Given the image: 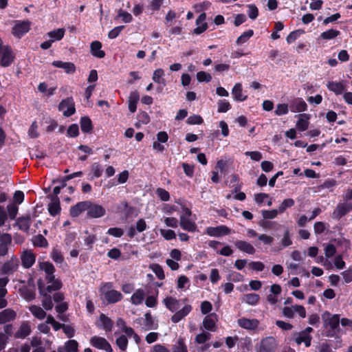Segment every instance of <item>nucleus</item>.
<instances>
[{
	"label": "nucleus",
	"mask_w": 352,
	"mask_h": 352,
	"mask_svg": "<svg viewBox=\"0 0 352 352\" xmlns=\"http://www.w3.org/2000/svg\"><path fill=\"white\" fill-rule=\"evenodd\" d=\"M254 35V31L252 30H248L244 32L236 40V43L238 45H241L245 43L252 36Z\"/></svg>",
	"instance_id": "obj_48"
},
{
	"label": "nucleus",
	"mask_w": 352,
	"mask_h": 352,
	"mask_svg": "<svg viewBox=\"0 0 352 352\" xmlns=\"http://www.w3.org/2000/svg\"><path fill=\"white\" fill-rule=\"evenodd\" d=\"M112 283H102L100 285L99 291L100 293V298L105 301L107 304H114L120 301L123 296L119 291L113 289Z\"/></svg>",
	"instance_id": "obj_2"
},
{
	"label": "nucleus",
	"mask_w": 352,
	"mask_h": 352,
	"mask_svg": "<svg viewBox=\"0 0 352 352\" xmlns=\"http://www.w3.org/2000/svg\"><path fill=\"white\" fill-rule=\"evenodd\" d=\"M242 300L250 305L254 306L259 302L260 296L254 293L247 294L243 296Z\"/></svg>",
	"instance_id": "obj_37"
},
{
	"label": "nucleus",
	"mask_w": 352,
	"mask_h": 352,
	"mask_svg": "<svg viewBox=\"0 0 352 352\" xmlns=\"http://www.w3.org/2000/svg\"><path fill=\"white\" fill-rule=\"evenodd\" d=\"M80 124L83 133H90L93 129L92 122L91 119L87 116L81 118Z\"/></svg>",
	"instance_id": "obj_39"
},
{
	"label": "nucleus",
	"mask_w": 352,
	"mask_h": 352,
	"mask_svg": "<svg viewBox=\"0 0 352 352\" xmlns=\"http://www.w3.org/2000/svg\"><path fill=\"white\" fill-rule=\"evenodd\" d=\"M40 119L35 120L30 125L28 129V135L31 138H36L39 136L38 126L43 123H40Z\"/></svg>",
	"instance_id": "obj_40"
},
{
	"label": "nucleus",
	"mask_w": 352,
	"mask_h": 352,
	"mask_svg": "<svg viewBox=\"0 0 352 352\" xmlns=\"http://www.w3.org/2000/svg\"><path fill=\"white\" fill-rule=\"evenodd\" d=\"M145 298V292L142 289H137L131 297V302L133 305H139L142 303Z\"/></svg>",
	"instance_id": "obj_34"
},
{
	"label": "nucleus",
	"mask_w": 352,
	"mask_h": 352,
	"mask_svg": "<svg viewBox=\"0 0 352 352\" xmlns=\"http://www.w3.org/2000/svg\"><path fill=\"white\" fill-rule=\"evenodd\" d=\"M31 23L28 21H19L12 28V34L17 38H21L30 29Z\"/></svg>",
	"instance_id": "obj_9"
},
{
	"label": "nucleus",
	"mask_w": 352,
	"mask_h": 352,
	"mask_svg": "<svg viewBox=\"0 0 352 352\" xmlns=\"http://www.w3.org/2000/svg\"><path fill=\"white\" fill-rule=\"evenodd\" d=\"M40 123H45L48 124L46 127V131L48 133L54 131L58 126L57 121L50 117L44 116L40 119Z\"/></svg>",
	"instance_id": "obj_36"
},
{
	"label": "nucleus",
	"mask_w": 352,
	"mask_h": 352,
	"mask_svg": "<svg viewBox=\"0 0 352 352\" xmlns=\"http://www.w3.org/2000/svg\"><path fill=\"white\" fill-rule=\"evenodd\" d=\"M324 334L328 337L338 336L340 332V316L338 314L331 315L329 313L324 314Z\"/></svg>",
	"instance_id": "obj_3"
},
{
	"label": "nucleus",
	"mask_w": 352,
	"mask_h": 352,
	"mask_svg": "<svg viewBox=\"0 0 352 352\" xmlns=\"http://www.w3.org/2000/svg\"><path fill=\"white\" fill-rule=\"evenodd\" d=\"M212 335L209 332L203 331L199 334H197L195 338V342L197 344H204V346H201V349L206 350L210 346V344L207 343L211 338Z\"/></svg>",
	"instance_id": "obj_20"
},
{
	"label": "nucleus",
	"mask_w": 352,
	"mask_h": 352,
	"mask_svg": "<svg viewBox=\"0 0 352 352\" xmlns=\"http://www.w3.org/2000/svg\"><path fill=\"white\" fill-rule=\"evenodd\" d=\"M295 340L298 344L304 342L305 346L308 347L311 345V336H307L305 333L301 331L296 334Z\"/></svg>",
	"instance_id": "obj_41"
},
{
	"label": "nucleus",
	"mask_w": 352,
	"mask_h": 352,
	"mask_svg": "<svg viewBox=\"0 0 352 352\" xmlns=\"http://www.w3.org/2000/svg\"><path fill=\"white\" fill-rule=\"evenodd\" d=\"M232 95L234 100L243 102L247 100L248 95L243 91L242 84L237 82L232 89Z\"/></svg>",
	"instance_id": "obj_17"
},
{
	"label": "nucleus",
	"mask_w": 352,
	"mask_h": 352,
	"mask_svg": "<svg viewBox=\"0 0 352 352\" xmlns=\"http://www.w3.org/2000/svg\"><path fill=\"white\" fill-rule=\"evenodd\" d=\"M29 309L32 314V315L39 320L45 318L46 316V314L44 311V310L41 307H38L36 305H32L30 307Z\"/></svg>",
	"instance_id": "obj_46"
},
{
	"label": "nucleus",
	"mask_w": 352,
	"mask_h": 352,
	"mask_svg": "<svg viewBox=\"0 0 352 352\" xmlns=\"http://www.w3.org/2000/svg\"><path fill=\"white\" fill-rule=\"evenodd\" d=\"M16 317V313L10 309H6L0 312V323H6L14 320Z\"/></svg>",
	"instance_id": "obj_35"
},
{
	"label": "nucleus",
	"mask_w": 352,
	"mask_h": 352,
	"mask_svg": "<svg viewBox=\"0 0 352 352\" xmlns=\"http://www.w3.org/2000/svg\"><path fill=\"white\" fill-rule=\"evenodd\" d=\"M102 43L100 41H95L91 43V54L98 58H102L105 56V52L102 50Z\"/></svg>",
	"instance_id": "obj_26"
},
{
	"label": "nucleus",
	"mask_w": 352,
	"mask_h": 352,
	"mask_svg": "<svg viewBox=\"0 0 352 352\" xmlns=\"http://www.w3.org/2000/svg\"><path fill=\"white\" fill-rule=\"evenodd\" d=\"M78 343L75 340L67 341L64 346L58 349V352H74L78 351Z\"/></svg>",
	"instance_id": "obj_33"
},
{
	"label": "nucleus",
	"mask_w": 352,
	"mask_h": 352,
	"mask_svg": "<svg viewBox=\"0 0 352 352\" xmlns=\"http://www.w3.org/2000/svg\"><path fill=\"white\" fill-rule=\"evenodd\" d=\"M254 201L258 205L266 204L268 206L272 205V198L269 194L260 192L254 195Z\"/></svg>",
	"instance_id": "obj_30"
},
{
	"label": "nucleus",
	"mask_w": 352,
	"mask_h": 352,
	"mask_svg": "<svg viewBox=\"0 0 352 352\" xmlns=\"http://www.w3.org/2000/svg\"><path fill=\"white\" fill-rule=\"evenodd\" d=\"M19 261L16 257H12L10 261L0 266V274L10 275L18 268Z\"/></svg>",
	"instance_id": "obj_10"
},
{
	"label": "nucleus",
	"mask_w": 352,
	"mask_h": 352,
	"mask_svg": "<svg viewBox=\"0 0 352 352\" xmlns=\"http://www.w3.org/2000/svg\"><path fill=\"white\" fill-rule=\"evenodd\" d=\"M129 174L128 170L122 171V173L117 175V182L113 183L111 185L108 184V187L110 188L114 185L122 184L126 183L129 179Z\"/></svg>",
	"instance_id": "obj_51"
},
{
	"label": "nucleus",
	"mask_w": 352,
	"mask_h": 352,
	"mask_svg": "<svg viewBox=\"0 0 352 352\" xmlns=\"http://www.w3.org/2000/svg\"><path fill=\"white\" fill-rule=\"evenodd\" d=\"M41 269L46 273V280L48 284L46 287L41 280L38 283V289L41 294H45L46 292H53L60 289L62 283L60 280L55 279L53 275L54 272V265L48 262L40 264Z\"/></svg>",
	"instance_id": "obj_1"
},
{
	"label": "nucleus",
	"mask_w": 352,
	"mask_h": 352,
	"mask_svg": "<svg viewBox=\"0 0 352 352\" xmlns=\"http://www.w3.org/2000/svg\"><path fill=\"white\" fill-rule=\"evenodd\" d=\"M89 204V201H81L76 204L71 208L70 214L73 217H78L82 212L87 210V206Z\"/></svg>",
	"instance_id": "obj_22"
},
{
	"label": "nucleus",
	"mask_w": 352,
	"mask_h": 352,
	"mask_svg": "<svg viewBox=\"0 0 352 352\" xmlns=\"http://www.w3.org/2000/svg\"><path fill=\"white\" fill-rule=\"evenodd\" d=\"M218 316L216 314H208L203 320V327L209 331L214 332L217 330Z\"/></svg>",
	"instance_id": "obj_13"
},
{
	"label": "nucleus",
	"mask_w": 352,
	"mask_h": 352,
	"mask_svg": "<svg viewBox=\"0 0 352 352\" xmlns=\"http://www.w3.org/2000/svg\"><path fill=\"white\" fill-rule=\"evenodd\" d=\"M164 302L166 307L173 312L177 310L179 307V300L173 297H166Z\"/></svg>",
	"instance_id": "obj_38"
},
{
	"label": "nucleus",
	"mask_w": 352,
	"mask_h": 352,
	"mask_svg": "<svg viewBox=\"0 0 352 352\" xmlns=\"http://www.w3.org/2000/svg\"><path fill=\"white\" fill-rule=\"evenodd\" d=\"M33 244L35 246L46 248L48 245L47 239L41 234L36 235L33 239Z\"/></svg>",
	"instance_id": "obj_52"
},
{
	"label": "nucleus",
	"mask_w": 352,
	"mask_h": 352,
	"mask_svg": "<svg viewBox=\"0 0 352 352\" xmlns=\"http://www.w3.org/2000/svg\"><path fill=\"white\" fill-rule=\"evenodd\" d=\"M206 15L205 13H202L199 15L196 21L197 27L194 29L193 33L195 34H200L204 32L208 28V24L205 22Z\"/></svg>",
	"instance_id": "obj_23"
},
{
	"label": "nucleus",
	"mask_w": 352,
	"mask_h": 352,
	"mask_svg": "<svg viewBox=\"0 0 352 352\" xmlns=\"http://www.w3.org/2000/svg\"><path fill=\"white\" fill-rule=\"evenodd\" d=\"M87 216L91 218H99L102 217L105 214L104 208L99 204L92 203L89 201V204L87 206Z\"/></svg>",
	"instance_id": "obj_11"
},
{
	"label": "nucleus",
	"mask_w": 352,
	"mask_h": 352,
	"mask_svg": "<svg viewBox=\"0 0 352 352\" xmlns=\"http://www.w3.org/2000/svg\"><path fill=\"white\" fill-rule=\"evenodd\" d=\"M205 232L210 236L218 237L230 234V230L226 226H219L217 227H208Z\"/></svg>",
	"instance_id": "obj_15"
},
{
	"label": "nucleus",
	"mask_w": 352,
	"mask_h": 352,
	"mask_svg": "<svg viewBox=\"0 0 352 352\" xmlns=\"http://www.w3.org/2000/svg\"><path fill=\"white\" fill-rule=\"evenodd\" d=\"M21 258L23 266L29 268L35 263L36 256L31 250H25L22 253Z\"/></svg>",
	"instance_id": "obj_21"
},
{
	"label": "nucleus",
	"mask_w": 352,
	"mask_h": 352,
	"mask_svg": "<svg viewBox=\"0 0 352 352\" xmlns=\"http://www.w3.org/2000/svg\"><path fill=\"white\" fill-rule=\"evenodd\" d=\"M284 316L288 318L294 317L295 314H298L300 318H304L306 317L305 308L302 305H294L291 307H285L283 309Z\"/></svg>",
	"instance_id": "obj_8"
},
{
	"label": "nucleus",
	"mask_w": 352,
	"mask_h": 352,
	"mask_svg": "<svg viewBox=\"0 0 352 352\" xmlns=\"http://www.w3.org/2000/svg\"><path fill=\"white\" fill-rule=\"evenodd\" d=\"M289 109L291 111L303 112L307 109V104L302 98H295L289 103Z\"/></svg>",
	"instance_id": "obj_14"
},
{
	"label": "nucleus",
	"mask_w": 352,
	"mask_h": 352,
	"mask_svg": "<svg viewBox=\"0 0 352 352\" xmlns=\"http://www.w3.org/2000/svg\"><path fill=\"white\" fill-rule=\"evenodd\" d=\"M150 122V117L146 112L142 111L138 115V122L135 126L139 128L141 124H147Z\"/></svg>",
	"instance_id": "obj_50"
},
{
	"label": "nucleus",
	"mask_w": 352,
	"mask_h": 352,
	"mask_svg": "<svg viewBox=\"0 0 352 352\" xmlns=\"http://www.w3.org/2000/svg\"><path fill=\"white\" fill-rule=\"evenodd\" d=\"M48 211L52 216H56L60 212V201L56 196L51 199V201L48 205Z\"/></svg>",
	"instance_id": "obj_28"
},
{
	"label": "nucleus",
	"mask_w": 352,
	"mask_h": 352,
	"mask_svg": "<svg viewBox=\"0 0 352 352\" xmlns=\"http://www.w3.org/2000/svg\"><path fill=\"white\" fill-rule=\"evenodd\" d=\"M289 108V107L287 104H278L276 106L274 113L276 116H278L285 115L288 113Z\"/></svg>",
	"instance_id": "obj_60"
},
{
	"label": "nucleus",
	"mask_w": 352,
	"mask_h": 352,
	"mask_svg": "<svg viewBox=\"0 0 352 352\" xmlns=\"http://www.w3.org/2000/svg\"><path fill=\"white\" fill-rule=\"evenodd\" d=\"M56 89V87L48 88V86L45 82H41L38 86V91L45 94L48 96L53 95Z\"/></svg>",
	"instance_id": "obj_56"
},
{
	"label": "nucleus",
	"mask_w": 352,
	"mask_h": 352,
	"mask_svg": "<svg viewBox=\"0 0 352 352\" xmlns=\"http://www.w3.org/2000/svg\"><path fill=\"white\" fill-rule=\"evenodd\" d=\"M145 327H146L147 330L156 329L157 328V323H155L153 319V317L151 314L146 313L145 314Z\"/></svg>",
	"instance_id": "obj_58"
},
{
	"label": "nucleus",
	"mask_w": 352,
	"mask_h": 352,
	"mask_svg": "<svg viewBox=\"0 0 352 352\" xmlns=\"http://www.w3.org/2000/svg\"><path fill=\"white\" fill-rule=\"evenodd\" d=\"M173 352H188L184 338L179 337L177 339L175 344L173 346Z\"/></svg>",
	"instance_id": "obj_42"
},
{
	"label": "nucleus",
	"mask_w": 352,
	"mask_h": 352,
	"mask_svg": "<svg viewBox=\"0 0 352 352\" xmlns=\"http://www.w3.org/2000/svg\"><path fill=\"white\" fill-rule=\"evenodd\" d=\"M164 70L162 69H157L153 72L152 79L155 82L164 86L166 85V81L164 78Z\"/></svg>",
	"instance_id": "obj_43"
},
{
	"label": "nucleus",
	"mask_w": 352,
	"mask_h": 352,
	"mask_svg": "<svg viewBox=\"0 0 352 352\" xmlns=\"http://www.w3.org/2000/svg\"><path fill=\"white\" fill-rule=\"evenodd\" d=\"M177 287L178 289H187L190 287V280L184 275L179 276L177 282Z\"/></svg>",
	"instance_id": "obj_47"
},
{
	"label": "nucleus",
	"mask_w": 352,
	"mask_h": 352,
	"mask_svg": "<svg viewBox=\"0 0 352 352\" xmlns=\"http://www.w3.org/2000/svg\"><path fill=\"white\" fill-rule=\"evenodd\" d=\"M277 346L276 340L270 336L263 338L256 346L257 352H274Z\"/></svg>",
	"instance_id": "obj_7"
},
{
	"label": "nucleus",
	"mask_w": 352,
	"mask_h": 352,
	"mask_svg": "<svg viewBox=\"0 0 352 352\" xmlns=\"http://www.w3.org/2000/svg\"><path fill=\"white\" fill-rule=\"evenodd\" d=\"M217 106L219 113H226L231 109L230 103L226 100H219Z\"/></svg>",
	"instance_id": "obj_55"
},
{
	"label": "nucleus",
	"mask_w": 352,
	"mask_h": 352,
	"mask_svg": "<svg viewBox=\"0 0 352 352\" xmlns=\"http://www.w3.org/2000/svg\"><path fill=\"white\" fill-rule=\"evenodd\" d=\"M192 310L190 305H185L182 309L177 311L171 318V320L174 323L179 322L182 318L186 317Z\"/></svg>",
	"instance_id": "obj_25"
},
{
	"label": "nucleus",
	"mask_w": 352,
	"mask_h": 352,
	"mask_svg": "<svg viewBox=\"0 0 352 352\" xmlns=\"http://www.w3.org/2000/svg\"><path fill=\"white\" fill-rule=\"evenodd\" d=\"M91 172L95 177H100L102 173V168L98 163H94L91 166Z\"/></svg>",
	"instance_id": "obj_63"
},
{
	"label": "nucleus",
	"mask_w": 352,
	"mask_h": 352,
	"mask_svg": "<svg viewBox=\"0 0 352 352\" xmlns=\"http://www.w3.org/2000/svg\"><path fill=\"white\" fill-rule=\"evenodd\" d=\"M116 344L120 350L124 351L127 348L128 340L126 336H120L116 340Z\"/></svg>",
	"instance_id": "obj_61"
},
{
	"label": "nucleus",
	"mask_w": 352,
	"mask_h": 352,
	"mask_svg": "<svg viewBox=\"0 0 352 352\" xmlns=\"http://www.w3.org/2000/svg\"><path fill=\"white\" fill-rule=\"evenodd\" d=\"M64 34H65V30L63 28H59V29H57L56 30H54V31H52V32H50L47 33V35L49 36V37L52 38V41H53V42L54 41L61 40L63 38Z\"/></svg>",
	"instance_id": "obj_49"
},
{
	"label": "nucleus",
	"mask_w": 352,
	"mask_h": 352,
	"mask_svg": "<svg viewBox=\"0 0 352 352\" xmlns=\"http://www.w3.org/2000/svg\"><path fill=\"white\" fill-rule=\"evenodd\" d=\"M235 245L239 250L249 254H254L256 252L254 248L246 241H238L236 242Z\"/></svg>",
	"instance_id": "obj_32"
},
{
	"label": "nucleus",
	"mask_w": 352,
	"mask_h": 352,
	"mask_svg": "<svg viewBox=\"0 0 352 352\" xmlns=\"http://www.w3.org/2000/svg\"><path fill=\"white\" fill-rule=\"evenodd\" d=\"M14 56L8 46H3L0 39V64L3 67L9 66L13 61Z\"/></svg>",
	"instance_id": "obj_6"
},
{
	"label": "nucleus",
	"mask_w": 352,
	"mask_h": 352,
	"mask_svg": "<svg viewBox=\"0 0 352 352\" xmlns=\"http://www.w3.org/2000/svg\"><path fill=\"white\" fill-rule=\"evenodd\" d=\"M31 333V327L29 322H23L19 330L15 333V337L17 338H25Z\"/></svg>",
	"instance_id": "obj_29"
},
{
	"label": "nucleus",
	"mask_w": 352,
	"mask_h": 352,
	"mask_svg": "<svg viewBox=\"0 0 352 352\" xmlns=\"http://www.w3.org/2000/svg\"><path fill=\"white\" fill-rule=\"evenodd\" d=\"M347 212V208L344 205H339L333 212V217L340 219Z\"/></svg>",
	"instance_id": "obj_59"
},
{
	"label": "nucleus",
	"mask_w": 352,
	"mask_h": 352,
	"mask_svg": "<svg viewBox=\"0 0 352 352\" xmlns=\"http://www.w3.org/2000/svg\"><path fill=\"white\" fill-rule=\"evenodd\" d=\"M294 200L289 198L283 201L278 207L280 214L283 213L287 208L292 207L294 205Z\"/></svg>",
	"instance_id": "obj_53"
},
{
	"label": "nucleus",
	"mask_w": 352,
	"mask_h": 352,
	"mask_svg": "<svg viewBox=\"0 0 352 352\" xmlns=\"http://www.w3.org/2000/svg\"><path fill=\"white\" fill-rule=\"evenodd\" d=\"M149 268L155 274L156 276L160 280L165 278L164 270L161 265L157 263L151 264Z\"/></svg>",
	"instance_id": "obj_45"
},
{
	"label": "nucleus",
	"mask_w": 352,
	"mask_h": 352,
	"mask_svg": "<svg viewBox=\"0 0 352 352\" xmlns=\"http://www.w3.org/2000/svg\"><path fill=\"white\" fill-rule=\"evenodd\" d=\"M140 100V95L138 91H134L130 93L129 97V109L134 113L137 109V104Z\"/></svg>",
	"instance_id": "obj_31"
},
{
	"label": "nucleus",
	"mask_w": 352,
	"mask_h": 352,
	"mask_svg": "<svg viewBox=\"0 0 352 352\" xmlns=\"http://www.w3.org/2000/svg\"><path fill=\"white\" fill-rule=\"evenodd\" d=\"M240 327L247 330H256L259 325V320L257 319H249L241 318L237 321Z\"/></svg>",
	"instance_id": "obj_16"
},
{
	"label": "nucleus",
	"mask_w": 352,
	"mask_h": 352,
	"mask_svg": "<svg viewBox=\"0 0 352 352\" xmlns=\"http://www.w3.org/2000/svg\"><path fill=\"white\" fill-rule=\"evenodd\" d=\"M55 67L62 68L67 74H74L76 72V66L70 62H63L61 60H55L52 63Z\"/></svg>",
	"instance_id": "obj_24"
},
{
	"label": "nucleus",
	"mask_w": 352,
	"mask_h": 352,
	"mask_svg": "<svg viewBox=\"0 0 352 352\" xmlns=\"http://www.w3.org/2000/svg\"><path fill=\"white\" fill-rule=\"evenodd\" d=\"M58 110L65 117H70L76 113L75 103L72 97L63 99L58 104Z\"/></svg>",
	"instance_id": "obj_5"
},
{
	"label": "nucleus",
	"mask_w": 352,
	"mask_h": 352,
	"mask_svg": "<svg viewBox=\"0 0 352 352\" xmlns=\"http://www.w3.org/2000/svg\"><path fill=\"white\" fill-rule=\"evenodd\" d=\"M160 232L166 240L170 241L176 238V234L172 230L160 229Z\"/></svg>",
	"instance_id": "obj_62"
},
{
	"label": "nucleus",
	"mask_w": 352,
	"mask_h": 352,
	"mask_svg": "<svg viewBox=\"0 0 352 352\" xmlns=\"http://www.w3.org/2000/svg\"><path fill=\"white\" fill-rule=\"evenodd\" d=\"M52 292H46L45 294H41L44 298L42 300L43 306L46 310H50L53 307V303L51 299V296L48 295Z\"/></svg>",
	"instance_id": "obj_57"
},
{
	"label": "nucleus",
	"mask_w": 352,
	"mask_h": 352,
	"mask_svg": "<svg viewBox=\"0 0 352 352\" xmlns=\"http://www.w3.org/2000/svg\"><path fill=\"white\" fill-rule=\"evenodd\" d=\"M327 88L336 95L342 94L345 90V85L342 82L329 81L327 85Z\"/></svg>",
	"instance_id": "obj_27"
},
{
	"label": "nucleus",
	"mask_w": 352,
	"mask_h": 352,
	"mask_svg": "<svg viewBox=\"0 0 352 352\" xmlns=\"http://www.w3.org/2000/svg\"><path fill=\"white\" fill-rule=\"evenodd\" d=\"M340 34V32L339 30L335 29H330L322 32L320 34V38L323 40H331L336 38Z\"/></svg>",
	"instance_id": "obj_44"
},
{
	"label": "nucleus",
	"mask_w": 352,
	"mask_h": 352,
	"mask_svg": "<svg viewBox=\"0 0 352 352\" xmlns=\"http://www.w3.org/2000/svg\"><path fill=\"white\" fill-rule=\"evenodd\" d=\"M262 217L265 219H273L277 217L278 214H280L279 210L276 209L274 210H264L261 211Z\"/></svg>",
	"instance_id": "obj_54"
},
{
	"label": "nucleus",
	"mask_w": 352,
	"mask_h": 352,
	"mask_svg": "<svg viewBox=\"0 0 352 352\" xmlns=\"http://www.w3.org/2000/svg\"><path fill=\"white\" fill-rule=\"evenodd\" d=\"M191 210L186 207L182 208V214L180 215L179 224L184 230L195 232L197 230V225L195 219L191 218Z\"/></svg>",
	"instance_id": "obj_4"
},
{
	"label": "nucleus",
	"mask_w": 352,
	"mask_h": 352,
	"mask_svg": "<svg viewBox=\"0 0 352 352\" xmlns=\"http://www.w3.org/2000/svg\"><path fill=\"white\" fill-rule=\"evenodd\" d=\"M298 120L296 122V129L299 131H306L309 125V120L311 118V115L308 113H301L297 116Z\"/></svg>",
	"instance_id": "obj_18"
},
{
	"label": "nucleus",
	"mask_w": 352,
	"mask_h": 352,
	"mask_svg": "<svg viewBox=\"0 0 352 352\" xmlns=\"http://www.w3.org/2000/svg\"><path fill=\"white\" fill-rule=\"evenodd\" d=\"M90 344L96 349L112 352L110 344L104 338L95 336L90 339Z\"/></svg>",
	"instance_id": "obj_12"
},
{
	"label": "nucleus",
	"mask_w": 352,
	"mask_h": 352,
	"mask_svg": "<svg viewBox=\"0 0 352 352\" xmlns=\"http://www.w3.org/2000/svg\"><path fill=\"white\" fill-rule=\"evenodd\" d=\"M113 324V321L104 314L100 315L99 319L96 322V326L104 329L107 333L111 331Z\"/></svg>",
	"instance_id": "obj_19"
},
{
	"label": "nucleus",
	"mask_w": 352,
	"mask_h": 352,
	"mask_svg": "<svg viewBox=\"0 0 352 352\" xmlns=\"http://www.w3.org/2000/svg\"><path fill=\"white\" fill-rule=\"evenodd\" d=\"M7 210H8L9 217L11 219H14L18 213L19 208H18L17 205H16L15 204H10L8 205Z\"/></svg>",
	"instance_id": "obj_64"
}]
</instances>
